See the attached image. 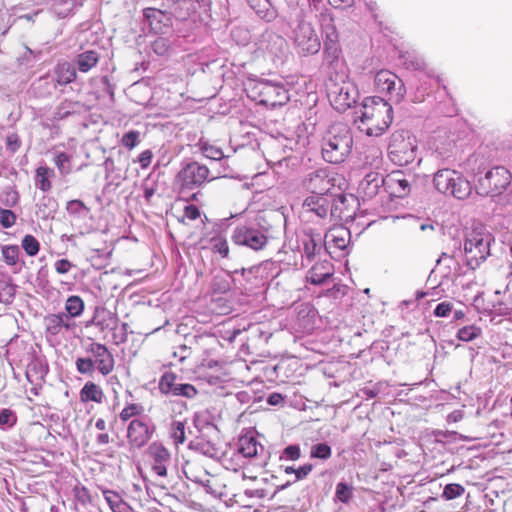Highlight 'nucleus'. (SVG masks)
Returning a JSON list of instances; mask_svg holds the SVG:
<instances>
[{
    "mask_svg": "<svg viewBox=\"0 0 512 512\" xmlns=\"http://www.w3.org/2000/svg\"><path fill=\"white\" fill-rule=\"evenodd\" d=\"M355 114L354 123L368 136L383 135L393 121L392 106L378 96L366 97Z\"/></svg>",
    "mask_w": 512,
    "mask_h": 512,
    "instance_id": "nucleus-1",
    "label": "nucleus"
},
{
    "mask_svg": "<svg viewBox=\"0 0 512 512\" xmlns=\"http://www.w3.org/2000/svg\"><path fill=\"white\" fill-rule=\"evenodd\" d=\"M352 146L353 136L350 129L344 124H335L323 137V159L332 164H340L349 156Z\"/></svg>",
    "mask_w": 512,
    "mask_h": 512,
    "instance_id": "nucleus-2",
    "label": "nucleus"
},
{
    "mask_svg": "<svg viewBox=\"0 0 512 512\" xmlns=\"http://www.w3.org/2000/svg\"><path fill=\"white\" fill-rule=\"evenodd\" d=\"M417 141L408 130H397L392 133L388 145L390 160L398 166H407L413 162L420 164L421 158L417 159Z\"/></svg>",
    "mask_w": 512,
    "mask_h": 512,
    "instance_id": "nucleus-3",
    "label": "nucleus"
},
{
    "mask_svg": "<svg viewBox=\"0 0 512 512\" xmlns=\"http://www.w3.org/2000/svg\"><path fill=\"white\" fill-rule=\"evenodd\" d=\"M216 176L210 177V169L197 161L182 163L181 169L175 176L174 184L179 193L184 195L200 189L206 182L212 181Z\"/></svg>",
    "mask_w": 512,
    "mask_h": 512,
    "instance_id": "nucleus-4",
    "label": "nucleus"
},
{
    "mask_svg": "<svg viewBox=\"0 0 512 512\" xmlns=\"http://www.w3.org/2000/svg\"><path fill=\"white\" fill-rule=\"evenodd\" d=\"M512 182V173L504 166H493L483 175H477L475 190L480 196L502 195Z\"/></svg>",
    "mask_w": 512,
    "mask_h": 512,
    "instance_id": "nucleus-5",
    "label": "nucleus"
},
{
    "mask_svg": "<svg viewBox=\"0 0 512 512\" xmlns=\"http://www.w3.org/2000/svg\"><path fill=\"white\" fill-rule=\"evenodd\" d=\"M433 183L437 191L463 200L470 196L472 186L462 174L456 170L439 169L433 177Z\"/></svg>",
    "mask_w": 512,
    "mask_h": 512,
    "instance_id": "nucleus-6",
    "label": "nucleus"
},
{
    "mask_svg": "<svg viewBox=\"0 0 512 512\" xmlns=\"http://www.w3.org/2000/svg\"><path fill=\"white\" fill-rule=\"evenodd\" d=\"M247 91L249 97L267 107L282 106L289 100L288 91L282 84L265 79L250 82Z\"/></svg>",
    "mask_w": 512,
    "mask_h": 512,
    "instance_id": "nucleus-7",
    "label": "nucleus"
},
{
    "mask_svg": "<svg viewBox=\"0 0 512 512\" xmlns=\"http://www.w3.org/2000/svg\"><path fill=\"white\" fill-rule=\"evenodd\" d=\"M256 46L257 50L275 65L283 64L289 56L286 39L273 31L263 32L257 40Z\"/></svg>",
    "mask_w": 512,
    "mask_h": 512,
    "instance_id": "nucleus-8",
    "label": "nucleus"
},
{
    "mask_svg": "<svg viewBox=\"0 0 512 512\" xmlns=\"http://www.w3.org/2000/svg\"><path fill=\"white\" fill-rule=\"evenodd\" d=\"M495 242L493 235L481 222H473L464 241V252L491 256V245Z\"/></svg>",
    "mask_w": 512,
    "mask_h": 512,
    "instance_id": "nucleus-9",
    "label": "nucleus"
},
{
    "mask_svg": "<svg viewBox=\"0 0 512 512\" xmlns=\"http://www.w3.org/2000/svg\"><path fill=\"white\" fill-rule=\"evenodd\" d=\"M293 43L300 56L314 55L321 49V41L316 30L305 20H300L294 28Z\"/></svg>",
    "mask_w": 512,
    "mask_h": 512,
    "instance_id": "nucleus-10",
    "label": "nucleus"
},
{
    "mask_svg": "<svg viewBox=\"0 0 512 512\" xmlns=\"http://www.w3.org/2000/svg\"><path fill=\"white\" fill-rule=\"evenodd\" d=\"M328 96L333 107L344 112L356 103L359 96L357 88L349 81L333 83L328 88Z\"/></svg>",
    "mask_w": 512,
    "mask_h": 512,
    "instance_id": "nucleus-11",
    "label": "nucleus"
},
{
    "mask_svg": "<svg viewBox=\"0 0 512 512\" xmlns=\"http://www.w3.org/2000/svg\"><path fill=\"white\" fill-rule=\"evenodd\" d=\"M377 89L382 93L390 95V100L399 103L406 93L403 81L394 73L388 70H381L374 79Z\"/></svg>",
    "mask_w": 512,
    "mask_h": 512,
    "instance_id": "nucleus-12",
    "label": "nucleus"
},
{
    "mask_svg": "<svg viewBox=\"0 0 512 512\" xmlns=\"http://www.w3.org/2000/svg\"><path fill=\"white\" fill-rule=\"evenodd\" d=\"M172 372H165L159 379L158 389L164 395L182 396L192 399L197 395V389L188 383H179Z\"/></svg>",
    "mask_w": 512,
    "mask_h": 512,
    "instance_id": "nucleus-13",
    "label": "nucleus"
},
{
    "mask_svg": "<svg viewBox=\"0 0 512 512\" xmlns=\"http://www.w3.org/2000/svg\"><path fill=\"white\" fill-rule=\"evenodd\" d=\"M151 470L159 477H167L172 457L169 450L160 442H153L147 449Z\"/></svg>",
    "mask_w": 512,
    "mask_h": 512,
    "instance_id": "nucleus-14",
    "label": "nucleus"
},
{
    "mask_svg": "<svg viewBox=\"0 0 512 512\" xmlns=\"http://www.w3.org/2000/svg\"><path fill=\"white\" fill-rule=\"evenodd\" d=\"M86 351L90 354L95 367L103 376L113 371L115 365L114 356L104 344L92 342Z\"/></svg>",
    "mask_w": 512,
    "mask_h": 512,
    "instance_id": "nucleus-15",
    "label": "nucleus"
},
{
    "mask_svg": "<svg viewBox=\"0 0 512 512\" xmlns=\"http://www.w3.org/2000/svg\"><path fill=\"white\" fill-rule=\"evenodd\" d=\"M232 240L236 245L246 246L254 251L262 249L267 243V237L261 231L245 226L234 230Z\"/></svg>",
    "mask_w": 512,
    "mask_h": 512,
    "instance_id": "nucleus-16",
    "label": "nucleus"
},
{
    "mask_svg": "<svg viewBox=\"0 0 512 512\" xmlns=\"http://www.w3.org/2000/svg\"><path fill=\"white\" fill-rule=\"evenodd\" d=\"M154 432V426H149L142 419H133L127 428L128 442L134 448H142L152 438Z\"/></svg>",
    "mask_w": 512,
    "mask_h": 512,
    "instance_id": "nucleus-17",
    "label": "nucleus"
},
{
    "mask_svg": "<svg viewBox=\"0 0 512 512\" xmlns=\"http://www.w3.org/2000/svg\"><path fill=\"white\" fill-rule=\"evenodd\" d=\"M412 175L406 176L402 171H392L386 176V187L391 194L397 198H404L409 195L412 188Z\"/></svg>",
    "mask_w": 512,
    "mask_h": 512,
    "instance_id": "nucleus-18",
    "label": "nucleus"
},
{
    "mask_svg": "<svg viewBox=\"0 0 512 512\" xmlns=\"http://www.w3.org/2000/svg\"><path fill=\"white\" fill-rule=\"evenodd\" d=\"M356 199L353 195L338 194L331 197L330 220L335 223L342 220H348L353 217L354 211L350 209L351 203Z\"/></svg>",
    "mask_w": 512,
    "mask_h": 512,
    "instance_id": "nucleus-19",
    "label": "nucleus"
},
{
    "mask_svg": "<svg viewBox=\"0 0 512 512\" xmlns=\"http://www.w3.org/2000/svg\"><path fill=\"white\" fill-rule=\"evenodd\" d=\"M331 197L330 194L310 195L304 200L303 208L306 213H313L320 219L330 218Z\"/></svg>",
    "mask_w": 512,
    "mask_h": 512,
    "instance_id": "nucleus-20",
    "label": "nucleus"
},
{
    "mask_svg": "<svg viewBox=\"0 0 512 512\" xmlns=\"http://www.w3.org/2000/svg\"><path fill=\"white\" fill-rule=\"evenodd\" d=\"M143 15L155 33H163V28H169L172 24L170 13L162 8H145Z\"/></svg>",
    "mask_w": 512,
    "mask_h": 512,
    "instance_id": "nucleus-21",
    "label": "nucleus"
},
{
    "mask_svg": "<svg viewBox=\"0 0 512 512\" xmlns=\"http://www.w3.org/2000/svg\"><path fill=\"white\" fill-rule=\"evenodd\" d=\"M331 185V179L323 169L311 172L305 180V186L311 192V195L327 194Z\"/></svg>",
    "mask_w": 512,
    "mask_h": 512,
    "instance_id": "nucleus-22",
    "label": "nucleus"
},
{
    "mask_svg": "<svg viewBox=\"0 0 512 512\" xmlns=\"http://www.w3.org/2000/svg\"><path fill=\"white\" fill-rule=\"evenodd\" d=\"M318 22L324 41L333 42L339 40L334 16L329 9L325 8L320 12L318 15Z\"/></svg>",
    "mask_w": 512,
    "mask_h": 512,
    "instance_id": "nucleus-23",
    "label": "nucleus"
},
{
    "mask_svg": "<svg viewBox=\"0 0 512 512\" xmlns=\"http://www.w3.org/2000/svg\"><path fill=\"white\" fill-rule=\"evenodd\" d=\"M45 328L46 332L52 336H56L64 331L71 329V322L69 316L65 313L50 314L45 317Z\"/></svg>",
    "mask_w": 512,
    "mask_h": 512,
    "instance_id": "nucleus-24",
    "label": "nucleus"
},
{
    "mask_svg": "<svg viewBox=\"0 0 512 512\" xmlns=\"http://www.w3.org/2000/svg\"><path fill=\"white\" fill-rule=\"evenodd\" d=\"M333 274V265L327 259H324L312 266L307 278L312 284L318 285L324 283L328 278L332 277Z\"/></svg>",
    "mask_w": 512,
    "mask_h": 512,
    "instance_id": "nucleus-25",
    "label": "nucleus"
},
{
    "mask_svg": "<svg viewBox=\"0 0 512 512\" xmlns=\"http://www.w3.org/2000/svg\"><path fill=\"white\" fill-rule=\"evenodd\" d=\"M384 185L386 186V178L377 172H370L361 181L360 189L366 197L373 198Z\"/></svg>",
    "mask_w": 512,
    "mask_h": 512,
    "instance_id": "nucleus-26",
    "label": "nucleus"
},
{
    "mask_svg": "<svg viewBox=\"0 0 512 512\" xmlns=\"http://www.w3.org/2000/svg\"><path fill=\"white\" fill-rule=\"evenodd\" d=\"M247 3L257 16L266 22H272L278 16V11L270 0H247Z\"/></svg>",
    "mask_w": 512,
    "mask_h": 512,
    "instance_id": "nucleus-27",
    "label": "nucleus"
},
{
    "mask_svg": "<svg viewBox=\"0 0 512 512\" xmlns=\"http://www.w3.org/2000/svg\"><path fill=\"white\" fill-rule=\"evenodd\" d=\"M106 328L113 331L112 338L116 345L124 344L128 340L129 325L125 322L119 323L117 316L113 313H108V323Z\"/></svg>",
    "mask_w": 512,
    "mask_h": 512,
    "instance_id": "nucleus-28",
    "label": "nucleus"
},
{
    "mask_svg": "<svg viewBox=\"0 0 512 512\" xmlns=\"http://www.w3.org/2000/svg\"><path fill=\"white\" fill-rule=\"evenodd\" d=\"M345 234H347L348 239H345L343 235L336 236L332 235L331 240H326L324 242V251L325 253L329 254L330 256L336 252V250L340 251H346V255H349L352 253V247L353 244L350 242V232L344 231Z\"/></svg>",
    "mask_w": 512,
    "mask_h": 512,
    "instance_id": "nucleus-29",
    "label": "nucleus"
},
{
    "mask_svg": "<svg viewBox=\"0 0 512 512\" xmlns=\"http://www.w3.org/2000/svg\"><path fill=\"white\" fill-rule=\"evenodd\" d=\"M37 215L42 219L53 218L54 214L58 210L57 200L48 195H43L36 204Z\"/></svg>",
    "mask_w": 512,
    "mask_h": 512,
    "instance_id": "nucleus-30",
    "label": "nucleus"
},
{
    "mask_svg": "<svg viewBox=\"0 0 512 512\" xmlns=\"http://www.w3.org/2000/svg\"><path fill=\"white\" fill-rule=\"evenodd\" d=\"M342 53L339 40L328 42L324 41V48H323V63L328 65L329 67L336 68L340 55Z\"/></svg>",
    "mask_w": 512,
    "mask_h": 512,
    "instance_id": "nucleus-31",
    "label": "nucleus"
},
{
    "mask_svg": "<svg viewBox=\"0 0 512 512\" xmlns=\"http://www.w3.org/2000/svg\"><path fill=\"white\" fill-rule=\"evenodd\" d=\"M264 450L254 437L243 436L238 441V452L247 458L256 457Z\"/></svg>",
    "mask_w": 512,
    "mask_h": 512,
    "instance_id": "nucleus-32",
    "label": "nucleus"
},
{
    "mask_svg": "<svg viewBox=\"0 0 512 512\" xmlns=\"http://www.w3.org/2000/svg\"><path fill=\"white\" fill-rule=\"evenodd\" d=\"M231 276L227 272H220L211 282L212 295H228L231 289Z\"/></svg>",
    "mask_w": 512,
    "mask_h": 512,
    "instance_id": "nucleus-33",
    "label": "nucleus"
},
{
    "mask_svg": "<svg viewBox=\"0 0 512 512\" xmlns=\"http://www.w3.org/2000/svg\"><path fill=\"white\" fill-rule=\"evenodd\" d=\"M104 393L101 387L94 382H87L80 390V399L82 402L102 403Z\"/></svg>",
    "mask_w": 512,
    "mask_h": 512,
    "instance_id": "nucleus-34",
    "label": "nucleus"
},
{
    "mask_svg": "<svg viewBox=\"0 0 512 512\" xmlns=\"http://www.w3.org/2000/svg\"><path fill=\"white\" fill-rule=\"evenodd\" d=\"M302 243L305 256H318L324 250V243L320 234L306 235Z\"/></svg>",
    "mask_w": 512,
    "mask_h": 512,
    "instance_id": "nucleus-35",
    "label": "nucleus"
},
{
    "mask_svg": "<svg viewBox=\"0 0 512 512\" xmlns=\"http://www.w3.org/2000/svg\"><path fill=\"white\" fill-rule=\"evenodd\" d=\"M209 309L217 315H227L232 311V302L228 295H212Z\"/></svg>",
    "mask_w": 512,
    "mask_h": 512,
    "instance_id": "nucleus-36",
    "label": "nucleus"
},
{
    "mask_svg": "<svg viewBox=\"0 0 512 512\" xmlns=\"http://www.w3.org/2000/svg\"><path fill=\"white\" fill-rule=\"evenodd\" d=\"M189 448L194 449L202 455L210 458H217L219 455V449L216 447V445L202 437H199L196 440L190 442Z\"/></svg>",
    "mask_w": 512,
    "mask_h": 512,
    "instance_id": "nucleus-37",
    "label": "nucleus"
},
{
    "mask_svg": "<svg viewBox=\"0 0 512 512\" xmlns=\"http://www.w3.org/2000/svg\"><path fill=\"white\" fill-rule=\"evenodd\" d=\"M55 75L58 84L67 85L75 80L76 70L69 62H63L57 65Z\"/></svg>",
    "mask_w": 512,
    "mask_h": 512,
    "instance_id": "nucleus-38",
    "label": "nucleus"
},
{
    "mask_svg": "<svg viewBox=\"0 0 512 512\" xmlns=\"http://www.w3.org/2000/svg\"><path fill=\"white\" fill-rule=\"evenodd\" d=\"M99 57L93 50L85 51L77 56V66L81 72H88L98 63Z\"/></svg>",
    "mask_w": 512,
    "mask_h": 512,
    "instance_id": "nucleus-39",
    "label": "nucleus"
},
{
    "mask_svg": "<svg viewBox=\"0 0 512 512\" xmlns=\"http://www.w3.org/2000/svg\"><path fill=\"white\" fill-rule=\"evenodd\" d=\"M54 175V171L48 167L40 166L36 169L35 183L36 186L44 192L51 189L52 185L49 180Z\"/></svg>",
    "mask_w": 512,
    "mask_h": 512,
    "instance_id": "nucleus-40",
    "label": "nucleus"
},
{
    "mask_svg": "<svg viewBox=\"0 0 512 512\" xmlns=\"http://www.w3.org/2000/svg\"><path fill=\"white\" fill-rule=\"evenodd\" d=\"M65 309L67 311V316H69V321L71 322V318L78 317L82 314L84 310V302L79 296H70L68 297Z\"/></svg>",
    "mask_w": 512,
    "mask_h": 512,
    "instance_id": "nucleus-41",
    "label": "nucleus"
},
{
    "mask_svg": "<svg viewBox=\"0 0 512 512\" xmlns=\"http://www.w3.org/2000/svg\"><path fill=\"white\" fill-rule=\"evenodd\" d=\"M169 435L173 443L178 446L185 442V423L182 421H172L169 427Z\"/></svg>",
    "mask_w": 512,
    "mask_h": 512,
    "instance_id": "nucleus-42",
    "label": "nucleus"
},
{
    "mask_svg": "<svg viewBox=\"0 0 512 512\" xmlns=\"http://www.w3.org/2000/svg\"><path fill=\"white\" fill-rule=\"evenodd\" d=\"M335 497L340 502L347 504L353 497V486L346 482H339L336 486Z\"/></svg>",
    "mask_w": 512,
    "mask_h": 512,
    "instance_id": "nucleus-43",
    "label": "nucleus"
},
{
    "mask_svg": "<svg viewBox=\"0 0 512 512\" xmlns=\"http://www.w3.org/2000/svg\"><path fill=\"white\" fill-rule=\"evenodd\" d=\"M15 296V287L11 283L0 279V303L8 305L12 303Z\"/></svg>",
    "mask_w": 512,
    "mask_h": 512,
    "instance_id": "nucleus-44",
    "label": "nucleus"
},
{
    "mask_svg": "<svg viewBox=\"0 0 512 512\" xmlns=\"http://www.w3.org/2000/svg\"><path fill=\"white\" fill-rule=\"evenodd\" d=\"M481 334V328L475 325H469L462 327L457 332V338L464 342L472 341L473 339L479 337Z\"/></svg>",
    "mask_w": 512,
    "mask_h": 512,
    "instance_id": "nucleus-45",
    "label": "nucleus"
},
{
    "mask_svg": "<svg viewBox=\"0 0 512 512\" xmlns=\"http://www.w3.org/2000/svg\"><path fill=\"white\" fill-rule=\"evenodd\" d=\"M67 212L70 215L77 217H86L89 213V208L81 200H71L66 206Z\"/></svg>",
    "mask_w": 512,
    "mask_h": 512,
    "instance_id": "nucleus-46",
    "label": "nucleus"
},
{
    "mask_svg": "<svg viewBox=\"0 0 512 512\" xmlns=\"http://www.w3.org/2000/svg\"><path fill=\"white\" fill-rule=\"evenodd\" d=\"M465 492V488L458 483H450L444 487L442 498L445 500H453L462 496Z\"/></svg>",
    "mask_w": 512,
    "mask_h": 512,
    "instance_id": "nucleus-47",
    "label": "nucleus"
},
{
    "mask_svg": "<svg viewBox=\"0 0 512 512\" xmlns=\"http://www.w3.org/2000/svg\"><path fill=\"white\" fill-rule=\"evenodd\" d=\"M331 447L326 443H318L311 447L310 456L311 458H318L327 460L331 457Z\"/></svg>",
    "mask_w": 512,
    "mask_h": 512,
    "instance_id": "nucleus-48",
    "label": "nucleus"
},
{
    "mask_svg": "<svg viewBox=\"0 0 512 512\" xmlns=\"http://www.w3.org/2000/svg\"><path fill=\"white\" fill-rule=\"evenodd\" d=\"M17 422L16 414L7 408L0 410V428L6 430L13 427Z\"/></svg>",
    "mask_w": 512,
    "mask_h": 512,
    "instance_id": "nucleus-49",
    "label": "nucleus"
},
{
    "mask_svg": "<svg viewBox=\"0 0 512 512\" xmlns=\"http://www.w3.org/2000/svg\"><path fill=\"white\" fill-rule=\"evenodd\" d=\"M22 248L28 256H35L39 252L40 244L32 235H25L22 239Z\"/></svg>",
    "mask_w": 512,
    "mask_h": 512,
    "instance_id": "nucleus-50",
    "label": "nucleus"
},
{
    "mask_svg": "<svg viewBox=\"0 0 512 512\" xmlns=\"http://www.w3.org/2000/svg\"><path fill=\"white\" fill-rule=\"evenodd\" d=\"M144 412V407L141 404L132 403L122 409L120 412V419L122 421H128L134 416H139Z\"/></svg>",
    "mask_w": 512,
    "mask_h": 512,
    "instance_id": "nucleus-51",
    "label": "nucleus"
},
{
    "mask_svg": "<svg viewBox=\"0 0 512 512\" xmlns=\"http://www.w3.org/2000/svg\"><path fill=\"white\" fill-rule=\"evenodd\" d=\"M152 51L158 56H165L170 49V41L164 37H158L151 43Z\"/></svg>",
    "mask_w": 512,
    "mask_h": 512,
    "instance_id": "nucleus-52",
    "label": "nucleus"
},
{
    "mask_svg": "<svg viewBox=\"0 0 512 512\" xmlns=\"http://www.w3.org/2000/svg\"><path fill=\"white\" fill-rule=\"evenodd\" d=\"M76 369L77 371L80 373V374H83V375H91L94 370H95V365H94V362L92 361V358L89 357H79L77 360H76Z\"/></svg>",
    "mask_w": 512,
    "mask_h": 512,
    "instance_id": "nucleus-53",
    "label": "nucleus"
},
{
    "mask_svg": "<svg viewBox=\"0 0 512 512\" xmlns=\"http://www.w3.org/2000/svg\"><path fill=\"white\" fill-rule=\"evenodd\" d=\"M121 143L127 149L132 150L140 143V132L136 130L126 132L122 137Z\"/></svg>",
    "mask_w": 512,
    "mask_h": 512,
    "instance_id": "nucleus-54",
    "label": "nucleus"
},
{
    "mask_svg": "<svg viewBox=\"0 0 512 512\" xmlns=\"http://www.w3.org/2000/svg\"><path fill=\"white\" fill-rule=\"evenodd\" d=\"M70 157L65 152H59L54 158V163L62 175H67L70 172Z\"/></svg>",
    "mask_w": 512,
    "mask_h": 512,
    "instance_id": "nucleus-55",
    "label": "nucleus"
},
{
    "mask_svg": "<svg viewBox=\"0 0 512 512\" xmlns=\"http://www.w3.org/2000/svg\"><path fill=\"white\" fill-rule=\"evenodd\" d=\"M348 292V286L344 284H335L332 288L323 292V296L334 300H339L344 297Z\"/></svg>",
    "mask_w": 512,
    "mask_h": 512,
    "instance_id": "nucleus-56",
    "label": "nucleus"
},
{
    "mask_svg": "<svg viewBox=\"0 0 512 512\" xmlns=\"http://www.w3.org/2000/svg\"><path fill=\"white\" fill-rule=\"evenodd\" d=\"M203 155L213 161H220L224 158V153L220 148L214 147L209 144H203L201 147Z\"/></svg>",
    "mask_w": 512,
    "mask_h": 512,
    "instance_id": "nucleus-57",
    "label": "nucleus"
},
{
    "mask_svg": "<svg viewBox=\"0 0 512 512\" xmlns=\"http://www.w3.org/2000/svg\"><path fill=\"white\" fill-rule=\"evenodd\" d=\"M211 250L213 253H219L223 256H227L229 252L228 243L226 239L222 237H213L211 239Z\"/></svg>",
    "mask_w": 512,
    "mask_h": 512,
    "instance_id": "nucleus-58",
    "label": "nucleus"
},
{
    "mask_svg": "<svg viewBox=\"0 0 512 512\" xmlns=\"http://www.w3.org/2000/svg\"><path fill=\"white\" fill-rule=\"evenodd\" d=\"M16 215L9 209L0 208V223L4 228H10L15 224Z\"/></svg>",
    "mask_w": 512,
    "mask_h": 512,
    "instance_id": "nucleus-59",
    "label": "nucleus"
},
{
    "mask_svg": "<svg viewBox=\"0 0 512 512\" xmlns=\"http://www.w3.org/2000/svg\"><path fill=\"white\" fill-rule=\"evenodd\" d=\"M103 495L109 507L115 512L121 503L119 494L111 490H103Z\"/></svg>",
    "mask_w": 512,
    "mask_h": 512,
    "instance_id": "nucleus-60",
    "label": "nucleus"
},
{
    "mask_svg": "<svg viewBox=\"0 0 512 512\" xmlns=\"http://www.w3.org/2000/svg\"><path fill=\"white\" fill-rule=\"evenodd\" d=\"M21 147V140L16 133H11L6 137V148L11 153H15Z\"/></svg>",
    "mask_w": 512,
    "mask_h": 512,
    "instance_id": "nucleus-61",
    "label": "nucleus"
},
{
    "mask_svg": "<svg viewBox=\"0 0 512 512\" xmlns=\"http://www.w3.org/2000/svg\"><path fill=\"white\" fill-rule=\"evenodd\" d=\"M453 310V304L448 301L439 303L434 309V315L436 317H447Z\"/></svg>",
    "mask_w": 512,
    "mask_h": 512,
    "instance_id": "nucleus-62",
    "label": "nucleus"
},
{
    "mask_svg": "<svg viewBox=\"0 0 512 512\" xmlns=\"http://www.w3.org/2000/svg\"><path fill=\"white\" fill-rule=\"evenodd\" d=\"M153 158V153L151 150H144L138 156L137 162L139 163L142 169H146L150 164Z\"/></svg>",
    "mask_w": 512,
    "mask_h": 512,
    "instance_id": "nucleus-63",
    "label": "nucleus"
},
{
    "mask_svg": "<svg viewBox=\"0 0 512 512\" xmlns=\"http://www.w3.org/2000/svg\"><path fill=\"white\" fill-rule=\"evenodd\" d=\"M283 455L290 460H297L300 457V448L298 445H289L284 451Z\"/></svg>",
    "mask_w": 512,
    "mask_h": 512,
    "instance_id": "nucleus-64",
    "label": "nucleus"
}]
</instances>
